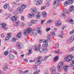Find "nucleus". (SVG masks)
Instances as JSON below:
<instances>
[{"instance_id": "1", "label": "nucleus", "mask_w": 74, "mask_h": 74, "mask_svg": "<svg viewBox=\"0 0 74 74\" xmlns=\"http://www.w3.org/2000/svg\"><path fill=\"white\" fill-rule=\"evenodd\" d=\"M41 44H39L38 47L35 46L34 47V50L35 51H39L40 52L42 53V52H47L48 51V49H42L40 48Z\"/></svg>"}, {"instance_id": "2", "label": "nucleus", "mask_w": 74, "mask_h": 74, "mask_svg": "<svg viewBox=\"0 0 74 74\" xmlns=\"http://www.w3.org/2000/svg\"><path fill=\"white\" fill-rule=\"evenodd\" d=\"M49 57V56H47L45 57V58H43V59H41V57H38V58H36V61L37 62L36 65H40V64H41V63H42V60H43V61H45V60H47V59Z\"/></svg>"}, {"instance_id": "3", "label": "nucleus", "mask_w": 74, "mask_h": 74, "mask_svg": "<svg viewBox=\"0 0 74 74\" xmlns=\"http://www.w3.org/2000/svg\"><path fill=\"white\" fill-rule=\"evenodd\" d=\"M32 31V28H29L24 31L23 34L24 35L27 36V35H28L29 33H31Z\"/></svg>"}, {"instance_id": "4", "label": "nucleus", "mask_w": 74, "mask_h": 74, "mask_svg": "<svg viewBox=\"0 0 74 74\" xmlns=\"http://www.w3.org/2000/svg\"><path fill=\"white\" fill-rule=\"evenodd\" d=\"M73 58H72V55H68L66 57H65V60L67 62H70V60H72Z\"/></svg>"}, {"instance_id": "5", "label": "nucleus", "mask_w": 74, "mask_h": 74, "mask_svg": "<svg viewBox=\"0 0 74 74\" xmlns=\"http://www.w3.org/2000/svg\"><path fill=\"white\" fill-rule=\"evenodd\" d=\"M26 8V6H25L24 5H23L21 6V8L19 7L17 8V11H19L20 12H23V9H25V8Z\"/></svg>"}, {"instance_id": "6", "label": "nucleus", "mask_w": 74, "mask_h": 74, "mask_svg": "<svg viewBox=\"0 0 74 74\" xmlns=\"http://www.w3.org/2000/svg\"><path fill=\"white\" fill-rule=\"evenodd\" d=\"M35 2H36V5H40L42 4V0H34Z\"/></svg>"}, {"instance_id": "7", "label": "nucleus", "mask_w": 74, "mask_h": 74, "mask_svg": "<svg viewBox=\"0 0 74 74\" xmlns=\"http://www.w3.org/2000/svg\"><path fill=\"white\" fill-rule=\"evenodd\" d=\"M17 46L19 49H21L23 48V45L19 42H17Z\"/></svg>"}, {"instance_id": "8", "label": "nucleus", "mask_w": 74, "mask_h": 74, "mask_svg": "<svg viewBox=\"0 0 74 74\" xmlns=\"http://www.w3.org/2000/svg\"><path fill=\"white\" fill-rule=\"evenodd\" d=\"M55 25L56 27L60 26H61V25H62V23L60 21H57L55 23Z\"/></svg>"}, {"instance_id": "9", "label": "nucleus", "mask_w": 74, "mask_h": 74, "mask_svg": "<svg viewBox=\"0 0 74 74\" xmlns=\"http://www.w3.org/2000/svg\"><path fill=\"white\" fill-rule=\"evenodd\" d=\"M63 11L64 12V14L61 13V15L63 17H64V16H65V14H68V12H69L67 11V10L66 9H64L63 10Z\"/></svg>"}, {"instance_id": "10", "label": "nucleus", "mask_w": 74, "mask_h": 74, "mask_svg": "<svg viewBox=\"0 0 74 74\" xmlns=\"http://www.w3.org/2000/svg\"><path fill=\"white\" fill-rule=\"evenodd\" d=\"M58 1L57 0H55L53 1V4L54 5H56V4L57 6H60V3H58Z\"/></svg>"}, {"instance_id": "11", "label": "nucleus", "mask_w": 74, "mask_h": 74, "mask_svg": "<svg viewBox=\"0 0 74 74\" xmlns=\"http://www.w3.org/2000/svg\"><path fill=\"white\" fill-rule=\"evenodd\" d=\"M3 71H6L7 70H8V66L7 64H5L3 66Z\"/></svg>"}, {"instance_id": "12", "label": "nucleus", "mask_w": 74, "mask_h": 74, "mask_svg": "<svg viewBox=\"0 0 74 74\" xmlns=\"http://www.w3.org/2000/svg\"><path fill=\"white\" fill-rule=\"evenodd\" d=\"M8 36L6 37L5 38L6 40H8V39H9V38L10 37H11V36H12V34L11 33H8L7 34Z\"/></svg>"}, {"instance_id": "13", "label": "nucleus", "mask_w": 74, "mask_h": 74, "mask_svg": "<svg viewBox=\"0 0 74 74\" xmlns=\"http://www.w3.org/2000/svg\"><path fill=\"white\" fill-rule=\"evenodd\" d=\"M7 56L8 58L10 59H14V56L12 54H9L7 55Z\"/></svg>"}, {"instance_id": "14", "label": "nucleus", "mask_w": 74, "mask_h": 74, "mask_svg": "<svg viewBox=\"0 0 74 74\" xmlns=\"http://www.w3.org/2000/svg\"><path fill=\"white\" fill-rule=\"evenodd\" d=\"M40 43H42V42H43V43H47V42H48V40L47 39L45 40V39H40Z\"/></svg>"}, {"instance_id": "15", "label": "nucleus", "mask_w": 74, "mask_h": 74, "mask_svg": "<svg viewBox=\"0 0 74 74\" xmlns=\"http://www.w3.org/2000/svg\"><path fill=\"white\" fill-rule=\"evenodd\" d=\"M68 67H69V66L65 65L64 66L63 69L64 70V71H65L66 73H67V70H68Z\"/></svg>"}, {"instance_id": "16", "label": "nucleus", "mask_w": 74, "mask_h": 74, "mask_svg": "<svg viewBox=\"0 0 74 74\" xmlns=\"http://www.w3.org/2000/svg\"><path fill=\"white\" fill-rule=\"evenodd\" d=\"M1 26H2V28L4 29H8L7 28L5 27V26H6V24L4 23H2L1 24Z\"/></svg>"}, {"instance_id": "17", "label": "nucleus", "mask_w": 74, "mask_h": 74, "mask_svg": "<svg viewBox=\"0 0 74 74\" xmlns=\"http://www.w3.org/2000/svg\"><path fill=\"white\" fill-rule=\"evenodd\" d=\"M74 10V7L73 6H71L70 7L69 9V12H71L73 11Z\"/></svg>"}, {"instance_id": "18", "label": "nucleus", "mask_w": 74, "mask_h": 74, "mask_svg": "<svg viewBox=\"0 0 74 74\" xmlns=\"http://www.w3.org/2000/svg\"><path fill=\"white\" fill-rule=\"evenodd\" d=\"M56 67L53 66L50 68V71H56Z\"/></svg>"}, {"instance_id": "19", "label": "nucleus", "mask_w": 74, "mask_h": 74, "mask_svg": "<svg viewBox=\"0 0 74 74\" xmlns=\"http://www.w3.org/2000/svg\"><path fill=\"white\" fill-rule=\"evenodd\" d=\"M32 34L33 35L36 36L37 34V31L36 29H34L32 31Z\"/></svg>"}, {"instance_id": "20", "label": "nucleus", "mask_w": 74, "mask_h": 74, "mask_svg": "<svg viewBox=\"0 0 74 74\" xmlns=\"http://www.w3.org/2000/svg\"><path fill=\"white\" fill-rule=\"evenodd\" d=\"M30 12H33L34 13H37V10L35 9H31L30 10Z\"/></svg>"}, {"instance_id": "21", "label": "nucleus", "mask_w": 74, "mask_h": 74, "mask_svg": "<svg viewBox=\"0 0 74 74\" xmlns=\"http://www.w3.org/2000/svg\"><path fill=\"white\" fill-rule=\"evenodd\" d=\"M47 38L48 41H49V42H51V41H52V40L51 39V36L49 34H48L47 36Z\"/></svg>"}, {"instance_id": "22", "label": "nucleus", "mask_w": 74, "mask_h": 74, "mask_svg": "<svg viewBox=\"0 0 74 74\" xmlns=\"http://www.w3.org/2000/svg\"><path fill=\"white\" fill-rule=\"evenodd\" d=\"M19 23V21L18 20L14 23V26H16V27H17L18 26V23Z\"/></svg>"}, {"instance_id": "23", "label": "nucleus", "mask_w": 74, "mask_h": 74, "mask_svg": "<svg viewBox=\"0 0 74 74\" xmlns=\"http://www.w3.org/2000/svg\"><path fill=\"white\" fill-rule=\"evenodd\" d=\"M11 19L12 21H16L17 18H16V16H13V17L11 18Z\"/></svg>"}, {"instance_id": "24", "label": "nucleus", "mask_w": 74, "mask_h": 74, "mask_svg": "<svg viewBox=\"0 0 74 74\" xmlns=\"http://www.w3.org/2000/svg\"><path fill=\"white\" fill-rule=\"evenodd\" d=\"M36 15H37L36 17V19H40V15H38V14H39L38 12H37L36 13Z\"/></svg>"}, {"instance_id": "25", "label": "nucleus", "mask_w": 74, "mask_h": 74, "mask_svg": "<svg viewBox=\"0 0 74 74\" xmlns=\"http://www.w3.org/2000/svg\"><path fill=\"white\" fill-rule=\"evenodd\" d=\"M69 23L71 25H73L74 23V20L73 19H69Z\"/></svg>"}, {"instance_id": "26", "label": "nucleus", "mask_w": 74, "mask_h": 74, "mask_svg": "<svg viewBox=\"0 0 74 74\" xmlns=\"http://www.w3.org/2000/svg\"><path fill=\"white\" fill-rule=\"evenodd\" d=\"M34 14H28V17L29 18H31L32 17H33Z\"/></svg>"}, {"instance_id": "27", "label": "nucleus", "mask_w": 74, "mask_h": 74, "mask_svg": "<svg viewBox=\"0 0 74 74\" xmlns=\"http://www.w3.org/2000/svg\"><path fill=\"white\" fill-rule=\"evenodd\" d=\"M5 15L6 16V19H8L11 16V14L10 13H6Z\"/></svg>"}, {"instance_id": "28", "label": "nucleus", "mask_w": 74, "mask_h": 74, "mask_svg": "<svg viewBox=\"0 0 74 74\" xmlns=\"http://www.w3.org/2000/svg\"><path fill=\"white\" fill-rule=\"evenodd\" d=\"M31 22V23L36 24L38 22V20H32Z\"/></svg>"}, {"instance_id": "29", "label": "nucleus", "mask_w": 74, "mask_h": 74, "mask_svg": "<svg viewBox=\"0 0 74 74\" xmlns=\"http://www.w3.org/2000/svg\"><path fill=\"white\" fill-rule=\"evenodd\" d=\"M43 45H42V46L43 47H45V48H47L48 47V43H47V42L46 43H45Z\"/></svg>"}, {"instance_id": "30", "label": "nucleus", "mask_w": 74, "mask_h": 74, "mask_svg": "<svg viewBox=\"0 0 74 74\" xmlns=\"http://www.w3.org/2000/svg\"><path fill=\"white\" fill-rule=\"evenodd\" d=\"M17 37L18 38H21L22 37V33L21 32H20L18 33L17 35Z\"/></svg>"}, {"instance_id": "31", "label": "nucleus", "mask_w": 74, "mask_h": 74, "mask_svg": "<svg viewBox=\"0 0 74 74\" xmlns=\"http://www.w3.org/2000/svg\"><path fill=\"white\" fill-rule=\"evenodd\" d=\"M62 67L61 66H60L59 65H58L57 66V69L58 71H60L61 70H62Z\"/></svg>"}, {"instance_id": "32", "label": "nucleus", "mask_w": 74, "mask_h": 74, "mask_svg": "<svg viewBox=\"0 0 74 74\" xmlns=\"http://www.w3.org/2000/svg\"><path fill=\"white\" fill-rule=\"evenodd\" d=\"M33 69L34 70H36L37 69V68H38V67H37V65H34L33 66Z\"/></svg>"}, {"instance_id": "33", "label": "nucleus", "mask_w": 74, "mask_h": 74, "mask_svg": "<svg viewBox=\"0 0 74 74\" xmlns=\"http://www.w3.org/2000/svg\"><path fill=\"white\" fill-rule=\"evenodd\" d=\"M58 56H56V57H55L54 58L53 61L54 62H56L58 61Z\"/></svg>"}, {"instance_id": "34", "label": "nucleus", "mask_w": 74, "mask_h": 74, "mask_svg": "<svg viewBox=\"0 0 74 74\" xmlns=\"http://www.w3.org/2000/svg\"><path fill=\"white\" fill-rule=\"evenodd\" d=\"M73 2L74 1H73V0H69L68 3V4H72L73 3Z\"/></svg>"}, {"instance_id": "35", "label": "nucleus", "mask_w": 74, "mask_h": 74, "mask_svg": "<svg viewBox=\"0 0 74 74\" xmlns=\"http://www.w3.org/2000/svg\"><path fill=\"white\" fill-rule=\"evenodd\" d=\"M74 65V60L71 61V63L70 64V66L71 67H73Z\"/></svg>"}, {"instance_id": "36", "label": "nucleus", "mask_w": 74, "mask_h": 74, "mask_svg": "<svg viewBox=\"0 0 74 74\" xmlns=\"http://www.w3.org/2000/svg\"><path fill=\"white\" fill-rule=\"evenodd\" d=\"M42 15L43 17L45 18L47 16V13L45 12H43L42 13Z\"/></svg>"}, {"instance_id": "37", "label": "nucleus", "mask_w": 74, "mask_h": 74, "mask_svg": "<svg viewBox=\"0 0 74 74\" xmlns=\"http://www.w3.org/2000/svg\"><path fill=\"white\" fill-rule=\"evenodd\" d=\"M58 65L62 67L63 66V63L62 62H60L58 63Z\"/></svg>"}, {"instance_id": "38", "label": "nucleus", "mask_w": 74, "mask_h": 74, "mask_svg": "<svg viewBox=\"0 0 74 74\" xmlns=\"http://www.w3.org/2000/svg\"><path fill=\"white\" fill-rule=\"evenodd\" d=\"M51 34H52L53 37H55V36H56V34H55V33L54 32H52L51 33Z\"/></svg>"}, {"instance_id": "39", "label": "nucleus", "mask_w": 74, "mask_h": 74, "mask_svg": "<svg viewBox=\"0 0 74 74\" xmlns=\"http://www.w3.org/2000/svg\"><path fill=\"white\" fill-rule=\"evenodd\" d=\"M72 41H72L71 40V38H70L69 39H68L67 40V42H68L69 43H71V42H72Z\"/></svg>"}, {"instance_id": "40", "label": "nucleus", "mask_w": 74, "mask_h": 74, "mask_svg": "<svg viewBox=\"0 0 74 74\" xmlns=\"http://www.w3.org/2000/svg\"><path fill=\"white\" fill-rule=\"evenodd\" d=\"M71 39L73 41H74V35H72L71 37Z\"/></svg>"}, {"instance_id": "41", "label": "nucleus", "mask_w": 74, "mask_h": 74, "mask_svg": "<svg viewBox=\"0 0 74 74\" xmlns=\"http://www.w3.org/2000/svg\"><path fill=\"white\" fill-rule=\"evenodd\" d=\"M32 53V50L29 49L28 51V53L27 54V55H30V54H31Z\"/></svg>"}, {"instance_id": "42", "label": "nucleus", "mask_w": 74, "mask_h": 74, "mask_svg": "<svg viewBox=\"0 0 74 74\" xmlns=\"http://www.w3.org/2000/svg\"><path fill=\"white\" fill-rule=\"evenodd\" d=\"M68 4V3L67 1H66L65 2H64V6H65V7L67 6V4Z\"/></svg>"}, {"instance_id": "43", "label": "nucleus", "mask_w": 74, "mask_h": 74, "mask_svg": "<svg viewBox=\"0 0 74 74\" xmlns=\"http://www.w3.org/2000/svg\"><path fill=\"white\" fill-rule=\"evenodd\" d=\"M40 29V28L38 27V32L39 34H41V30H38V29Z\"/></svg>"}, {"instance_id": "44", "label": "nucleus", "mask_w": 74, "mask_h": 74, "mask_svg": "<svg viewBox=\"0 0 74 74\" xmlns=\"http://www.w3.org/2000/svg\"><path fill=\"white\" fill-rule=\"evenodd\" d=\"M19 74H25V72H23V71H22L21 70H20L19 71Z\"/></svg>"}, {"instance_id": "45", "label": "nucleus", "mask_w": 74, "mask_h": 74, "mask_svg": "<svg viewBox=\"0 0 74 74\" xmlns=\"http://www.w3.org/2000/svg\"><path fill=\"white\" fill-rule=\"evenodd\" d=\"M73 50H74V47L70 49L69 50V51L70 52H71L72 51H73Z\"/></svg>"}, {"instance_id": "46", "label": "nucleus", "mask_w": 74, "mask_h": 74, "mask_svg": "<svg viewBox=\"0 0 74 74\" xmlns=\"http://www.w3.org/2000/svg\"><path fill=\"white\" fill-rule=\"evenodd\" d=\"M14 15H17L18 14V11H14Z\"/></svg>"}, {"instance_id": "47", "label": "nucleus", "mask_w": 74, "mask_h": 74, "mask_svg": "<svg viewBox=\"0 0 74 74\" xmlns=\"http://www.w3.org/2000/svg\"><path fill=\"white\" fill-rule=\"evenodd\" d=\"M8 51H6L4 53V55H7V56L8 55Z\"/></svg>"}, {"instance_id": "48", "label": "nucleus", "mask_w": 74, "mask_h": 74, "mask_svg": "<svg viewBox=\"0 0 74 74\" xmlns=\"http://www.w3.org/2000/svg\"><path fill=\"white\" fill-rule=\"evenodd\" d=\"M74 32V30H73L70 32V34H72Z\"/></svg>"}, {"instance_id": "49", "label": "nucleus", "mask_w": 74, "mask_h": 74, "mask_svg": "<svg viewBox=\"0 0 74 74\" xmlns=\"http://www.w3.org/2000/svg\"><path fill=\"white\" fill-rule=\"evenodd\" d=\"M29 73V71L27 70H25L24 71V73L25 74H27Z\"/></svg>"}, {"instance_id": "50", "label": "nucleus", "mask_w": 74, "mask_h": 74, "mask_svg": "<svg viewBox=\"0 0 74 74\" xmlns=\"http://www.w3.org/2000/svg\"><path fill=\"white\" fill-rule=\"evenodd\" d=\"M21 19L22 21H24L25 19V18H24V16H22L21 17Z\"/></svg>"}, {"instance_id": "51", "label": "nucleus", "mask_w": 74, "mask_h": 74, "mask_svg": "<svg viewBox=\"0 0 74 74\" xmlns=\"http://www.w3.org/2000/svg\"><path fill=\"white\" fill-rule=\"evenodd\" d=\"M7 6H8V5H7V4L5 5H4L3 6V8L5 9H6L7 8Z\"/></svg>"}, {"instance_id": "52", "label": "nucleus", "mask_w": 74, "mask_h": 74, "mask_svg": "<svg viewBox=\"0 0 74 74\" xmlns=\"http://www.w3.org/2000/svg\"><path fill=\"white\" fill-rule=\"evenodd\" d=\"M65 28V26H63L62 27H61V29L62 30H63L64 29V28Z\"/></svg>"}, {"instance_id": "53", "label": "nucleus", "mask_w": 74, "mask_h": 74, "mask_svg": "<svg viewBox=\"0 0 74 74\" xmlns=\"http://www.w3.org/2000/svg\"><path fill=\"white\" fill-rule=\"evenodd\" d=\"M49 5H50V4L49 3H47L45 5V6L47 7H49Z\"/></svg>"}, {"instance_id": "54", "label": "nucleus", "mask_w": 74, "mask_h": 74, "mask_svg": "<svg viewBox=\"0 0 74 74\" xmlns=\"http://www.w3.org/2000/svg\"><path fill=\"white\" fill-rule=\"evenodd\" d=\"M12 41V42H15L16 41V39L14 38H13Z\"/></svg>"}, {"instance_id": "55", "label": "nucleus", "mask_w": 74, "mask_h": 74, "mask_svg": "<svg viewBox=\"0 0 74 74\" xmlns=\"http://www.w3.org/2000/svg\"><path fill=\"white\" fill-rule=\"evenodd\" d=\"M52 22V20H48V21L47 22V23H51V22Z\"/></svg>"}, {"instance_id": "56", "label": "nucleus", "mask_w": 74, "mask_h": 74, "mask_svg": "<svg viewBox=\"0 0 74 74\" xmlns=\"http://www.w3.org/2000/svg\"><path fill=\"white\" fill-rule=\"evenodd\" d=\"M58 37H61V38H63V36L62 35L59 34L58 35Z\"/></svg>"}, {"instance_id": "57", "label": "nucleus", "mask_w": 74, "mask_h": 74, "mask_svg": "<svg viewBox=\"0 0 74 74\" xmlns=\"http://www.w3.org/2000/svg\"><path fill=\"white\" fill-rule=\"evenodd\" d=\"M58 47H59V44L57 43L56 45V48H58Z\"/></svg>"}, {"instance_id": "58", "label": "nucleus", "mask_w": 74, "mask_h": 74, "mask_svg": "<svg viewBox=\"0 0 74 74\" xmlns=\"http://www.w3.org/2000/svg\"><path fill=\"white\" fill-rule=\"evenodd\" d=\"M55 53H59V51L58 50H57L56 51H55Z\"/></svg>"}, {"instance_id": "59", "label": "nucleus", "mask_w": 74, "mask_h": 74, "mask_svg": "<svg viewBox=\"0 0 74 74\" xmlns=\"http://www.w3.org/2000/svg\"><path fill=\"white\" fill-rule=\"evenodd\" d=\"M24 60L25 62H27V61H28V60L26 59H24Z\"/></svg>"}, {"instance_id": "60", "label": "nucleus", "mask_w": 74, "mask_h": 74, "mask_svg": "<svg viewBox=\"0 0 74 74\" xmlns=\"http://www.w3.org/2000/svg\"><path fill=\"white\" fill-rule=\"evenodd\" d=\"M57 30H58V28H54V31L56 32V31H57Z\"/></svg>"}, {"instance_id": "61", "label": "nucleus", "mask_w": 74, "mask_h": 74, "mask_svg": "<svg viewBox=\"0 0 74 74\" xmlns=\"http://www.w3.org/2000/svg\"><path fill=\"white\" fill-rule=\"evenodd\" d=\"M8 10L9 11H12V9L10 8L8 9Z\"/></svg>"}, {"instance_id": "62", "label": "nucleus", "mask_w": 74, "mask_h": 74, "mask_svg": "<svg viewBox=\"0 0 74 74\" xmlns=\"http://www.w3.org/2000/svg\"><path fill=\"white\" fill-rule=\"evenodd\" d=\"M49 30H50V28L47 29H46V32H48V31H49Z\"/></svg>"}, {"instance_id": "63", "label": "nucleus", "mask_w": 74, "mask_h": 74, "mask_svg": "<svg viewBox=\"0 0 74 74\" xmlns=\"http://www.w3.org/2000/svg\"><path fill=\"white\" fill-rule=\"evenodd\" d=\"M13 53H15V54H16V53H17V52H16V51L15 50L14 51Z\"/></svg>"}, {"instance_id": "64", "label": "nucleus", "mask_w": 74, "mask_h": 74, "mask_svg": "<svg viewBox=\"0 0 74 74\" xmlns=\"http://www.w3.org/2000/svg\"><path fill=\"white\" fill-rule=\"evenodd\" d=\"M60 33L61 34H63V31H61V32H60Z\"/></svg>"}]
</instances>
